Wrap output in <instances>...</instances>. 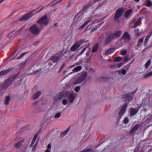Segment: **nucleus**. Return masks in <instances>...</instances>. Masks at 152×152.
I'll return each instance as SVG.
<instances>
[{"mask_svg":"<svg viewBox=\"0 0 152 152\" xmlns=\"http://www.w3.org/2000/svg\"><path fill=\"white\" fill-rule=\"evenodd\" d=\"M61 93L62 94L64 97L65 98L69 94V92L67 91H64L61 92Z\"/></svg>","mask_w":152,"mask_h":152,"instance_id":"obj_36","label":"nucleus"},{"mask_svg":"<svg viewBox=\"0 0 152 152\" xmlns=\"http://www.w3.org/2000/svg\"><path fill=\"white\" fill-rule=\"evenodd\" d=\"M13 33V32H12L10 33L8 35V37H9V38H10L11 37V36L12 35V34Z\"/></svg>","mask_w":152,"mask_h":152,"instance_id":"obj_61","label":"nucleus"},{"mask_svg":"<svg viewBox=\"0 0 152 152\" xmlns=\"http://www.w3.org/2000/svg\"><path fill=\"white\" fill-rule=\"evenodd\" d=\"M122 59V58L121 57L118 56L114 58V61L115 62H119L121 61Z\"/></svg>","mask_w":152,"mask_h":152,"instance_id":"obj_33","label":"nucleus"},{"mask_svg":"<svg viewBox=\"0 0 152 152\" xmlns=\"http://www.w3.org/2000/svg\"><path fill=\"white\" fill-rule=\"evenodd\" d=\"M62 113L61 112L56 113L54 115V118L55 119H57L60 118L61 115Z\"/></svg>","mask_w":152,"mask_h":152,"instance_id":"obj_31","label":"nucleus"},{"mask_svg":"<svg viewBox=\"0 0 152 152\" xmlns=\"http://www.w3.org/2000/svg\"><path fill=\"white\" fill-rule=\"evenodd\" d=\"M51 148V144L50 143H49L48 146V149H50Z\"/></svg>","mask_w":152,"mask_h":152,"instance_id":"obj_58","label":"nucleus"},{"mask_svg":"<svg viewBox=\"0 0 152 152\" xmlns=\"http://www.w3.org/2000/svg\"><path fill=\"white\" fill-rule=\"evenodd\" d=\"M104 36L103 35H101V36H100L99 37V38L100 39H102L104 38Z\"/></svg>","mask_w":152,"mask_h":152,"instance_id":"obj_56","label":"nucleus"},{"mask_svg":"<svg viewBox=\"0 0 152 152\" xmlns=\"http://www.w3.org/2000/svg\"><path fill=\"white\" fill-rule=\"evenodd\" d=\"M134 33L136 36H139L140 34L139 28H136L134 30Z\"/></svg>","mask_w":152,"mask_h":152,"instance_id":"obj_34","label":"nucleus"},{"mask_svg":"<svg viewBox=\"0 0 152 152\" xmlns=\"http://www.w3.org/2000/svg\"><path fill=\"white\" fill-rule=\"evenodd\" d=\"M129 60V56H126L123 60V62H124V64H125Z\"/></svg>","mask_w":152,"mask_h":152,"instance_id":"obj_37","label":"nucleus"},{"mask_svg":"<svg viewBox=\"0 0 152 152\" xmlns=\"http://www.w3.org/2000/svg\"><path fill=\"white\" fill-rule=\"evenodd\" d=\"M69 129V127L66 130L61 133V134L62 135L64 136L68 132Z\"/></svg>","mask_w":152,"mask_h":152,"instance_id":"obj_38","label":"nucleus"},{"mask_svg":"<svg viewBox=\"0 0 152 152\" xmlns=\"http://www.w3.org/2000/svg\"><path fill=\"white\" fill-rule=\"evenodd\" d=\"M35 142V140H34L33 139L32 142H31V143L30 145V148H31V146H32L34 144Z\"/></svg>","mask_w":152,"mask_h":152,"instance_id":"obj_52","label":"nucleus"},{"mask_svg":"<svg viewBox=\"0 0 152 152\" xmlns=\"http://www.w3.org/2000/svg\"><path fill=\"white\" fill-rule=\"evenodd\" d=\"M124 98H125L126 100H128L129 101L132 100L133 99L132 97L128 94L124 95Z\"/></svg>","mask_w":152,"mask_h":152,"instance_id":"obj_27","label":"nucleus"},{"mask_svg":"<svg viewBox=\"0 0 152 152\" xmlns=\"http://www.w3.org/2000/svg\"><path fill=\"white\" fill-rule=\"evenodd\" d=\"M13 69V68H9L7 70H4V71L0 72V77L1 76L5 75L9 72L12 70Z\"/></svg>","mask_w":152,"mask_h":152,"instance_id":"obj_14","label":"nucleus"},{"mask_svg":"<svg viewBox=\"0 0 152 152\" xmlns=\"http://www.w3.org/2000/svg\"><path fill=\"white\" fill-rule=\"evenodd\" d=\"M146 6L147 7H151L152 6V2L149 0H148L146 2Z\"/></svg>","mask_w":152,"mask_h":152,"instance_id":"obj_39","label":"nucleus"},{"mask_svg":"<svg viewBox=\"0 0 152 152\" xmlns=\"http://www.w3.org/2000/svg\"><path fill=\"white\" fill-rule=\"evenodd\" d=\"M151 75H152V71L145 75L144 77L145 78H147L150 76H151Z\"/></svg>","mask_w":152,"mask_h":152,"instance_id":"obj_40","label":"nucleus"},{"mask_svg":"<svg viewBox=\"0 0 152 152\" xmlns=\"http://www.w3.org/2000/svg\"><path fill=\"white\" fill-rule=\"evenodd\" d=\"M32 17L31 14H28L24 16H23L20 18L19 19L18 21H24L27 20L29 19Z\"/></svg>","mask_w":152,"mask_h":152,"instance_id":"obj_12","label":"nucleus"},{"mask_svg":"<svg viewBox=\"0 0 152 152\" xmlns=\"http://www.w3.org/2000/svg\"><path fill=\"white\" fill-rule=\"evenodd\" d=\"M10 97L9 96H7L5 98L4 101V103L5 105H8L10 100Z\"/></svg>","mask_w":152,"mask_h":152,"instance_id":"obj_23","label":"nucleus"},{"mask_svg":"<svg viewBox=\"0 0 152 152\" xmlns=\"http://www.w3.org/2000/svg\"><path fill=\"white\" fill-rule=\"evenodd\" d=\"M99 46V44L97 43H96L93 48L92 52L94 53L96 52L98 49Z\"/></svg>","mask_w":152,"mask_h":152,"instance_id":"obj_26","label":"nucleus"},{"mask_svg":"<svg viewBox=\"0 0 152 152\" xmlns=\"http://www.w3.org/2000/svg\"><path fill=\"white\" fill-rule=\"evenodd\" d=\"M37 137H38V135H37V134L34 135L33 139L36 141V140L37 139Z\"/></svg>","mask_w":152,"mask_h":152,"instance_id":"obj_55","label":"nucleus"},{"mask_svg":"<svg viewBox=\"0 0 152 152\" xmlns=\"http://www.w3.org/2000/svg\"><path fill=\"white\" fill-rule=\"evenodd\" d=\"M92 20V18L90 17L89 18L88 20H87L82 25L80 26V29H81L84 27Z\"/></svg>","mask_w":152,"mask_h":152,"instance_id":"obj_17","label":"nucleus"},{"mask_svg":"<svg viewBox=\"0 0 152 152\" xmlns=\"http://www.w3.org/2000/svg\"><path fill=\"white\" fill-rule=\"evenodd\" d=\"M127 53V51L126 50H124L121 52V55L124 56L126 55Z\"/></svg>","mask_w":152,"mask_h":152,"instance_id":"obj_41","label":"nucleus"},{"mask_svg":"<svg viewBox=\"0 0 152 152\" xmlns=\"http://www.w3.org/2000/svg\"><path fill=\"white\" fill-rule=\"evenodd\" d=\"M115 49L114 48H111L107 50L105 53V55L107 56L113 53L115 50Z\"/></svg>","mask_w":152,"mask_h":152,"instance_id":"obj_18","label":"nucleus"},{"mask_svg":"<svg viewBox=\"0 0 152 152\" xmlns=\"http://www.w3.org/2000/svg\"><path fill=\"white\" fill-rule=\"evenodd\" d=\"M80 89V86H78L76 87L75 88V92H79Z\"/></svg>","mask_w":152,"mask_h":152,"instance_id":"obj_47","label":"nucleus"},{"mask_svg":"<svg viewBox=\"0 0 152 152\" xmlns=\"http://www.w3.org/2000/svg\"><path fill=\"white\" fill-rule=\"evenodd\" d=\"M24 139H23L22 140L18 142L15 145V147L17 148H20L22 145L23 143L24 142Z\"/></svg>","mask_w":152,"mask_h":152,"instance_id":"obj_13","label":"nucleus"},{"mask_svg":"<svg viewBox=\"0 0 152 152\" xmlns=\"http://www.w3.org/2000/svg\"><path fill=\"white\" fill-rule=\"evenodd\" d=\"M133 10L132 9H130L129 10L126 11L125 13V16L126 18H129L132 14V12Z\"/></svg>","mask_w":152,"mask_h":152,"instance_id":"obj_16","label":"nucleus"},{"mask_svg":"<svg viewBox=\"0 0 152 152\" xmlns=\"http://www.w3.org/2000/svg\"><path fill=\"white\" fill-rule=\"evenodd\" d=\"M37 23L40 24L41 26L42 24H44L45 25H47L49 23V20L47 18V15H45L42 17L37 21Z\"/></svg>","mask_w":152,"mask_h":152,"instance_id":"obj_6","label":"nucleus"},{"mask_svg":"<svg viewBox=\"0 0 152 152\" xmlns=\"http://www.w3.org/2000/svg\"><path fill=\"white\" fill-rule=\"evenodd\" d=\"M144 37H142L139 39L138 43L137 45L138 47H139L142 44L144 40Z\"/></svg>","mask_w":152,"mask_h":152,"instance_id":"obj_32","label":"nucleus"},{"mask_svg":"<svg viewBox=\"0 0 152 152\" xmlns=\"http://www.w3.org/2000/svg\"><path fill=\"white\" fill-rule=\"evenodd\" d=\"M90 5L89 4H87L83 8V10H85L87 9L89 7H90Z\"/></svg>","mask_w":152,"mask_h":152,"instance_id":"obj_46","label":"nucleus"},{"mask_svg":"<svg viewBox=\"0 0 152 152\" xmlns=\"http://www.w3.org/2000/svg\"><path fill=\"white\" fill-rule=\"evenodd\" d=\"M124 11L125 10L123 8L118 9L114 16V19L116 20L118 19L122 16Z\"/></svg>","mask_w":152,"mask_h":152,"instance_id":"obj_8","label":"nucleus"},{"mask_svg":"<svg viewBox=\"0 0 152 152\" xmlns=\"http://www.w3.org/2000/svg\"><path fill=\"white\" fill-rule=\"evenodd\" d=\"M139 127V124H137L135 125L132 129L130 134H134L138 130Z\"/></svg>","mask_w":152,"mask_h":152,"instance_id":"obj_15","label":"nucleus"},{"mask_svg":"<svg viewBox=\"0 0 152 152\" xmlns=\"http://www.w3.org/2000/svg\"><path fill=\"white\" fill-rule=\"evenodd\" d=\"M121 38L124 39L125 41H126V39L129 41L131 39L130 35L128 32L126 31L123 34L121 37Z\"/></svg>","mask_w":152,"mask_h":152,"instance_id":"obj_11","label":"nucleus"},{"mask_svg":"<svg viewBox=\"0 0 152 152\" xmlns=\"http://www.w3.org/2000/svg\"><path fill=\"white\" fill-rule=\"evenodd\" d=\"M71 3L69 2L68 3V5L67 6V7H69L71 6Z\"/></svg>","mask_w":152,"mask_h":152,"instance_id":"obj_60","label":"nucleus"},{"mask_svg":"<svg viewBox=\"0 0 152 152\" xmlns=\"http://www.w3.org/2000/svg\"><path fill=\"white\" fill-rule=\"evenodd\" d=\"M19 32H20V31H17L15 33L16 34H18L19 33Z\"/></svg>","mask_w":152,"mask_h":152,"instance_id":"obj_64","label":"nucleus"},{"mask_svg":"<svg viewBox=\"0 0 152 152\" xmlns=\"http://www.w3.org/2000/svg\"><path fill=\"white\" fill-rule=\"evenodd\" d=\"M64 66V64H63L62 66L60 68V69H59V72L61 71L63 69Z\"/></svg>","mask_w":152,"mask_h":152,"instance_id":"obj_59","label":"nucleus"},{"mask_svg":"<svg viewBox=\"0 0 152 152\" xmlns=\"http://www.w3.org/2000/svg\"><path fill=\"white\" fill-rule=\"evenodd\" d=\"M129 122V119L127 117H126L124 121V122L125 124H127Z\"/></svg>","mask_w":152,"mask_h":152,"instance_id":"obj_42","label":"nucleus"},{"mask_svg":"<svg viewBox=\"0 0 152 152\" xmlns=\"http://www.w3.org/2000/svg\"><path fill=\"white\" fill-rule=\"evenodd\" d=\"M93 151V150L91 148H85L80 152H92Z\"/></svg>","mask_w":152,"mask_h":152,"instance_id":"obj_35","label":"nucleus"},{"mask_svg":"<svg viewBox=\"0 0 152 152\" xmlns=\"http://www.w3.org/2000/svg\"><path fill=\"white\" fill-rule=\"evenodd\" d=\"M29 30L31 33L35 35L38 34L40 32L39 28L35 24L32 26L30 27Z\"/></svg>","mask_w":152,"mask_h":152,"instance_id":"obj_5","label":"nucleus"},{"mask_svg":"<svg viewBox=\"0 0 152 152\" xmlns=\"http://www.w3.org/2000/svg\"><path fill=\"white\" fill-rule=\"evenodd\" d=\"M121 73L123 75H124L126 74V71L125 69H123L121 71Z\"/></svg>","mask_w":152,"mask_h":152,"instance_id":"obj_53","label":"nucleus"},{"mask_svg":"<svg viewBox=\"0 0 152 152\" xmlns=\"http://www.w3.org/2000/svg\"><path fill=\"white\" fill-rule=\"evenodd\" d=\"M103 23V22H102L101 23H100L98 24V26H96L91 31V33H93L94 32L96 31L98 28V27H99L102 23Z\"/></svg>","mask_w":152,"mask_h":152,"instance_id":"obj_30","label":"nucleus"},{"mask_svg":"<svg viewBox=\"0 0 152 152\" xmlns=\"http://www.w3.org/2000/svg\"><path fill=\"white\" fill-rule=\"evenodd\" d=\"M96 23H99V20H95L94 22L93 23V24H94Z\"/></svg>","mask_w":152,"mask_h":152,"instance_id":"obj_62","label":"nucleus"},{"mask_svg":"<svg viewBox=\"0 0 152 152\" xmlns=\"http://www.w3.org/2000/svg\"><path fill=\"white\" fill-rule=\"evenodd\" d=\"M114 39L113 35L112 34H110L106 39L104 45L105 46L107 45L110 43Z\"/></svg>","mask_w":152,"mask_h":152,"instance_id":"obj_9","label":"nucleus"},{"mask_svg":"<svg viewBox=\"0 0 152 152\" xmlns=\"http://www.w3.org/2000/svg\"><path fill=\"white\" fill-rule=\"evenodd\" d=\"M152 34V31L150 32V34L149 35H148L146 37V38L149 39L150 37L151 36Z\"/></svg>","mask_w":152,"mask_h":152,"instance_id":"obj_51","label":"nucleus"},{"mask_svg":"<svg viewBox=\"0 0 152 152\" xmlns=\"http://www.w3.org/2000/svg\"><path fill=\"white\" fill-rule=\"evenodd\" d=\"M142 104L143 107L148 105V108L152 106V100L148 96H146L142 99Z\"/></svg>","mask_w":152,"mask_h":152,"instance_id":"obj_2","label":"nucleus"},{"mask_svg":"<svg viewBox=\"0 0 152 152\" xmlns=\"http://www.w3.org/2000/svg\"><path fill=\"white\" fill-rule=\"evenodd\" d=\"M75 66V65H72L70 67V68H72L74 67Z\"/></svg>","mask_w":152,"mask_h":152,"instance_id":"obj_63","label":"nucleus"},{"mask_svg":"<svg viewBox=\"0 0 152 152\" xmlns=\"http://www.w3.org/2000/svg\"><path fill=\"white\" fill-rule=\"evenodd\" d=\"M142 20V18H139L137 20V21L135 22L134 25V28H135L137 27L139 24H140L141 23Z\"/></svg>","mask_w":152,"mask_h":152,"instance_id":"obj_21","label":"nucleus"},{"mask_svg":"<svg viewBox=\"0 0 152 152\" xmlns=\"http://www.w3.org/2000/svg\"><path fill=\"white\" fill-rule=\"evenodd\" d=\"M151 62V59H149L145 65V69H147Z\"/></svg>","mask_w":152,"mask_h":152,"instance_id":"obj_28","label":"nucleus"},{"mask_svg":"<svg viewBox=\"0 0 152 152\" xmlns=\"http://www.w3.org/2000/svg\"><path fill=\"white\" fill-rule=\"evenodd\" d=\"M87 76V73L86 72H84L81 74L76 80L74 84H77L81 83L84 81Z\"/></svg>","mask_w":152,"mask_h":152,"instance_id":"obj_4","label":"nucleus"},{"mask_svg":"<svg viewBox=\"0 0 152 152\" xmlns=\"http://www.w3.org/2000/svg\"><path fill=\"white\" fill-rule=\"evenodd\" d=\"M136 22V19H133L132 21L131 22H130L129 24L130 25H131L132 24L134 23L135 22Z\"/></svg>","mask_w":152,"mask_h":152,"instance_id":"obj_54","label":"nucleus"},{"mask_svg":"<svg viewBox=\"0 0 152 152\" xmlns=\"http://www.w3.org/2000/svg\"><path fill=\"white\" fill-rule=\"evenodd\" d=\"M82 69V67L81 66H79L75 68L72 70L74 72H78L80 71Z\"/></svg>","mask_w":152,"mask_h":152,"instance_id":"obj_29","label":"nucleus"},{"mask_svg":"<svg viewBox=\"0 0 152 152\" xmlns=\"http://www.w3.org/2000/svg\"><path fill=\"white\" fill-rule=\"evenodd\" d=\"M124 62H121L119 63L118 65V68H120L124 64Z\"/></svg>","mask_w":152,"mask_h":152,"instance_id":"obj_43","label":"nucleus"},{"mask_svg":"<svg viewBox=\"0 0 152 152\" xmlns=\"http://www.w3.org/2000/svg\"><path fill=\"white\" fill-rule=\"evenodd\" d=\"M122 32L121 31H120L116 32L115 34H112L113 35L114 38L116 37L117 38L119 37L122 34Z\"/></svg>","mask_w":152,"mask_h":152,"instance_id":"obj_25","label":"nucleus"},{"mask_svg":"<svg viewBox=\"0 0 152 152\" xmlns=\"http://www.w3.org/2000/svg\"><path fill=\"white\" fill-rule=\"evenodd\" d=\"M88 42V40L85 41L84 40H82L80 41V42H75L71 48L70 50L72 51H75L80 47L81 44Z\"/></svg>","mask_w":152,"mask_h":152,"instance_id":"obj_3","label":"nucleus"},{"mask_svg":"<svg viewBox=\"0 0 152 152\" xmlns=\"http://www.w3.org/2000/svg\"><path fill=\"white\" fill-rule=\"evenodd\" d=\"M63 97H64L61 92L59 94L56 95L54 97V99L55 100L57 101L61 99Z\"/></svg>","mask_w":152,"mask_h":152,"instance_id":"obj_19","label":"nucleus"},{"mask_svg":"<svg viewBox=\"0 0 152 152\" xmlns=\"http://www.w3.org/2000/svg\"><path fill=\"white\" fill-rule=\"evenodd\" d=\"M130 66V65L128 64L126 65L124 67L126 70H128L129 69Z\"/></svg>","mask_w":152,"mask_h":152,"instance_id":"obj_50","label":"nucleus"},{"mask_svg":"<svg viewBox=\"0 0 152 152\" xmlns=\"http://www.w3.org/2000/svg\"><path fill=\"white\" fill-rule=\"evenodd\" d=\"M41 92L40 91L37 92L32 96V99H35L38 98L41 95Z\"/></svg>","mask_w":152,"mask_h":152,"instance_id":"obj_20","label":"nucleus"},{"mask_svg":"<svg viewBox=\"0 0 152 152\" xmlns=\"http://www.w3.org/2000/svg\"><path fill=\"white\" fill-rule=\"evenodd\" d=\"M67 103V100L65 99H64L62 101V103L64 105H66Z\"/></svg>","mask_w":152,"mask_h":152,"instance_id":"obj_48","label":"nucleus"},{"mask_svg":"<svg viewBox=\"0 0 152 152\" xmlns=\"http://www.w3.org/2000/svg\"><path fill=\"white\" fill-rule=\"evenodd\" d=\"M88 47V46H86V47L84 48L82 50V51L81 52L80 54H82L86 50V48Z\"/></svg>","mask_w":152,"mask_h":152,"instance_id":"obj_49","label":"nucleus"},{"mask_svg":"<svg viewBox=\"0 0 152 152\" xmlns=\"http://www.w3.org/2000/svg\"><path fill=\"white\" fill-rule=\"evenodd\" d=\"M138 112V110L134 108H131L130 110V114L131 116H133L136 114Z\"/></svg>","mask_w":152,"mask_h":152,"instance_id":"obj_24","label":"nucleus"},{"mask_svg":"<svg viewBox=\"0 0 152 152\" xmlns=\"http://www.w3.org/2000/svg\"><path fill=\"white\" fill-rule=\"evenodd\" d=\"M26 52L23 53H22L18 58L17 59H20L26 53Z\"/></svg>","mask_w":152,"mask_h":152,"instance_id":"obj_44","label":"nucleus"},{"mask_svg":"<svg viewBox=\"0 0 152 152\" xmlns=\"http://www.w3.org/2000/svg\"><path fill=\"white\" fill-rule=\"evenodd\" d=\"M127 106V104L126 103L125 104L120 110L119 113V116L120 118L122 117L125 112Z\"/></svg>","mask_w":152,"mask_h":152,"instance_id":"obj_10","label":"nucleus"},{"mask_svg":"<svg viewBox=\"0 0 152 152\" xmlns=\"http://www.w3.org/2000/svg\"><path fill=\"white\" fill-rule=\"evenodd\" d=\"M18 75L19 74L17 73L9 77L6 81H4L2 83V87L4 88H7L11 83L17 77Z\"/></svg>","mask_w":152,"mask_h":152,"instance_id":"obj_1","label":"nucleus"},{"mask_svg":"<svg viewBox=\"0 0 152 152\" xmlns=\"http://www.w3.org/2000/svg\"><path fill=\"white\" fill-rule=\"evenodd\" d=\"M62 57L63 55L61 54L57 53L52 56L50 59L54 62L56 63L58 61L60 60Z\"/></svg>","mask_w":152,"mask_h":152,"instance_id":"obj_7","label":"nucleus"},{"mask_svg":"<svg viewBox=\"0 0 152 152\" xmlns=\"http://www.w3.org/2000/svg\"><path fill=\"white\" fill-rule=\"evenodd\" d=\"M134 60L135 58H134L133 60L129 64L131 66V65L134 62Z\"/></svg>","mask_w":152,"mask_h":152,"instance_id":"obj_57","label":"nucleus"},{"mask_svg":"<svg viewBox=\"0 0 152 152\" xmlns=\"http://www.w3.org/2000/svg\"><path fill=\"white\" fill-rule=\"evenodd\" d=\"M149 39L146 37L144 42V45L145 46H146V45H147L149 40Z\"/></svg>","mask_w":152,"mask_h":152,"instance_id":"obj_45","label":"nucleus"},{"mask_svg":"<svg viewBox=\"0 0 152 152\" xmlns=\"http://www.w3.org/2000/svg\"><path fill=\"white\" fill-rule=\"evenodd\" d=\"M68 99L71 103H72L75 99V96L73 94H70L69 96Z\"/></svg>","mask_w":152,"mask_h":152,"instance_id":"obj_22","label":"nucleus"}]
</instances>
